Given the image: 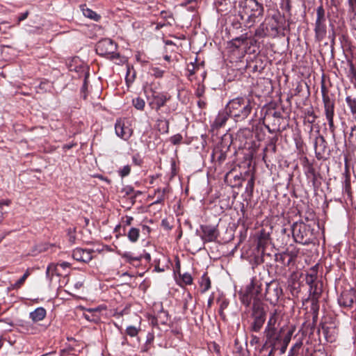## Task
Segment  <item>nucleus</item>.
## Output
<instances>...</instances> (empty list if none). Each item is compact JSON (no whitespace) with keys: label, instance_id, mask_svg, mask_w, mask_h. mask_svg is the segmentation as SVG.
I'll use <instances>...</instances> for the list:
<instances>
[{"label":"nucleus","instance_id":"37998d69","mask_svg":"<svg viewBox=\"0 0 356 356\" xmlns=\"http://www.w3.org/2000/svg\"><path fill=\"white\" fill-rule=\"evenodd\" d=\"M134 220V218L131 216H126L125 217H123L122 218V222L123 223V230L125 231V227L129 226L132 224V222Z\"/></svg>","mask_w":356,"mask_h":356},{"label":"nucleus","instance_id":"a878e982","mask_svg":"<svg viewBox=\"0 0 356 356\" xmlns=\"http://www.w3.org/2000/svg\"><path fill=\"white\" fill-rule=\"evenodd\" d=\"M127 236L131 243H136L139 238L140 230L138 228L131 227L127 232Z\"/></svg>","mask_w":356,"mask_h":356},{"label":"nucleus","instance_id":"b1692460","mask_svg":"<svg viewBox=\"0 0 356 356\" xmlns=\"http://www.w3.org/2000/svg\"><path fill=\"white\" fill-rule=\"evenodd\" d=\"M248 39V33H245L242 34L239 37H236L232 39L229 43L230 44L235 47L236 49H238L243 44H244Z\"/></svg>","mask_w":356,"mask_h":356},{"label":"nucleus","instance_id":"79ce46f5","mask_svg":"<svg viewBox=\"0 0 356 356\" xmlns=\"http://www.w3.org/2000/svg\"><path fill=\"white\" fill-rule=\"evenodd\" d=\"M183 140V137L181 134H175L174 136H172L170 139V141L173 144V145H179L181 143Z\"/></svg>","mask_w":356,"mask_h":356},{"label":"nucleus","instance_id":"cd10ccee","mask_svg":"<svg viewBox=\"0 0 356 356\" xmlns=\"http://www.w3.org/2000/svg\"><path fill=\"white\" fill-rule=\"evenodd\" d=\"M200 288H201V291L202 293L207 291L211 288V280H210L209 277L206 274H204L201 277Z\"/></svg>","mask_w":356,"mask_h":356},{"label":"nucleus","instance_id":"72a5a7b5","mask_svg":"<svg viewBox=\"0 0 356 356\" xmlns=\"http://www.w3.org/2000/svg\"><path fill=\"white\" fill-rule=\"evenodd\" d=\"M346 102L349 106L353 114H356V99L348 96L346 98Z\"/></svg>","mask_w":356,"mask_h":356},{"label":"nucleus","instance_id":"2f4dec72","mask_svg":"<svg viewBox=\"0 0 356 356\" xmlns=\"http://www.w3.org/2000/svg\"><path fill=\"white\" fill-rule=\"evenodd\" d=\"M83 13L84 16H86V17L93 19L95 21H98L100 18L99 15H98L95 12L89 8L83 9Z\"/></svg>","mask_w":356,"mask_h":356},{"label":"nucleus","instance_id":"338daca9","mask_svg":"<svg viewBox=\"0 0 356 356\" xmlns=\"http://www.w3.org/2000/svg\"><path fill=\"white\" fill-rule=\"evenodd\" d=\"M161 192H163V195L165 196V194L169 193V188L168 187L163 188L161 189Z\"/></svg>","mask_w":356,"mask_h":356},{"label":"nucleus","instance_id":"8fccbe9b","mask_svg":"<svg viewBox=\"0 0 356 356\" xmlns=\"http://www.w3.org/2000/svg\"><path fill=\"white\" fill-rule=\"evenodd\" d=\"M161 226L165 229V230H170L171 229V226L169 224V222L167 219H163L161 221Z\"/></svg>","mask_w":356,"mask_h":356},{"label":"nucleus","instance_id":"a211bd4d","mask_svg":"<svg viewBox=\"0 0 356 356\" xmlns=\"http://www.w3.org/2000/svg\"><path fill=\"white\" fill-rule=\"evenodd\" d=\"M264 333L266 334V339L268 341V343L270 344V346L276 348V346L277 345L278 342L281 341V335L280 333H278L276 331H264Z\"/></svg>","mask_w":356,"mask_h":356},{"label":"nucleus","instance_id":"393cba45","mask_svg":"<svg viewBox=\"0 0 356 356\" xmlns=\"http://www.w3.org/2000/svg\"><path fill=\"white\" fill-rule=\"evenodd\" d=\"M58 266L62 267L63 268H69L70 266V263L66 262V261L62 262L60 264H58L56 265L54 264H51L47 266V271H46L47 275L49 276L50 273H51V275H53L54 273L56 271Z\"/></svg>","mask_w":356,"mask_h":356},{"label":"nucleus","instance_id":"412c9836","mask_svg":"<svg viewBox=\"0 0 356 356\" xmlns=\"http://www.w3.org/2000/svg\"><path fill=\"white\" fill-rule=\"evenodd\" d=\"M318 274V266L316 265L311 268L306 275V283L307 284H313L316 282Z\"/></svg>","mask_w":356,"mask_h":356},{"label":"nucleus","instance_id":"20e7f679","mask_svg":"<svg viewBox=\"0 0 356 356\" xmlns=\"http://www.w3.org/2000/svg\"><path fill=\"white\" fill-rule=\"evenodd\" d=\"M251 317L253 321L250 330L252 332H258L262 328L266 318V313L261 301L256 300L252 304Z\"/></svg>","mask_w":356,"mask_h":356},{"label":"nucleus","instance_id":"423d86ee","mask_svg":"<svg viewBox=\"0 0 356 356\" xmlns=\"http://www.w3.org/2000/svg\"><path fill=\"white\" fill-rule=\"evenodd\" d=\"M325 11L322 5L316 8V19L315 22V38L317 41H322L326 36Z\"/></svg>","mask_w":356,"mask_h":356},{"label":"nucleus","instance_id":"a18cd8bd","mask_svg":"<svg viewBox=\"0 0 356 356\" xmlns=\"http://www.w3.org/2000/svg\"><path fill=\"white\" fill-rule=\"evenodd\" d=\"M254 187V177L252 175L251 178L248 180L246 189L250 190L251 192L253 191Z\"/></svg>","mask_w":356,"mask_h":356},{"label":"nucleus","instance_id":"de8ad7c7","mask_svg":"<svg viewBox=\"0 0 356 356\" xmlns=\"http://www.w3.org/2000/svg\"><path fill=\"white\" fill-rule=\"evenodd\" d=\"M307 114L309 115V118L307 120L308 122L310 124L314 123L316 119V116L314 111H308Z\"/></svg>","mask_w":356,"mask_h":356},{"label":"nucleus","instance_id":"bf43d9fd","mask_svg":"<svg viewBox=\"0 0 356 356\" xmlns=\"http://www.w3.org/2000/svg\"><path fill=\"white\" fill-rule=\"evenodd\" d=\"M300 346H301V343H296L293 348L291 349L290 350V353H291L294 350H296V348H300Z\"/></svg>","mask_w":356,"mask_h":356},{"label":"nucleus","instance_id":"aec40b11","mask_svg":"<svg viewBox=\"0 0 356 356\" xmlns=\"http://www.w3.org/2000/svg\"><path fill=\"white\" fill-rule=\"evenodd\" d=\"M156 129L161 134H167L169 131V121L163 118H160L156 120Z\"/></svg>","mask_w":356,"mask_h":356},{"label":"nucleus","instance_id":"6e6d98bb","mask_svg":"<svg viewBox=\"0 0 356 356\" xmlns=\"http://www.w3.org/2000/svg\"><path fill=\"white\" fill-rule=\"evenodd\" d=\"M345 188L346 191H349V190L350 189V181L348 177H346L345 180Z\"/></svg>","mask_w":356,"mask_h":356},{"label":"nucleus","instance_id":"49530a36","mask_svg":"<svg viewBox=\"0 0 356 356\" xmlns=\"http://www.w3.org/2000/svg\"><path fill=\"white\" fill-rule=\"evenodd\" d=\"M182 280L186 284H191L193 282V278L189 273H185L182 276Z\"/></svg>","mask_w":356,"mask_h":356},{"label":"nucleus","instance_id":"f257e3e1","mask_svg":"<svg viewBox=\"0 0 356 356\" xmlns=\"http://www.w3.org/2000/svg\"><path fill=\"white\" fill-rule=\"evenodd\" d=\"M264 11L263 4L257 0H245L240 5L239 16L244 25L250 28L263 16Z\"/></svg>","mask_w":356,"mask_h":356},{"label":"nucleus","instance_id":"680f3d73","mask_svg":"<svg viewBox=\"0 0 356 356\" xmlns=\"http://www.w3.org/2000/svg\"><path fill=\"white\" fill-rule=\"evenodd\" d=\"M143 229L144 231H146L147 232H150V230H151L150 227L149 226H147V225H143Z\"/></svg>","mask_w":356,"mask_h":356},{"label":"nucleus","instance_id":"c756f323","mask_svg":"<svg viewBox=\"0 0 356 356\" xmlns=\"http://www.w3.org/2000/svg\"><path fill=\"white\" fill-rule=\"evenodd\" d=\"M292 332H289L284 337L282 340V346L281 348L280 349V354H284L287 348V346L291 341V339Z\"/></svg>","mask_w":356,"mask_h":356},{"label":"nucleus","instance_id":"7c9ffc66","mask_svg":"<svg viewBox=\"0 0 356 356\" xmlns=\"http://www.w3.org/2000/svg\"><path fill=\"white\" fill-rule=\"evenodd\" d=\"M348 142L350 146L356 147V126L351 128L350 133L348 138Z\"/></svg>","mask_w":356,"mask_h":356},{"label":"nucleus","instance_id":"7ed1b4c3","mask_svg":"<svg viewBox=\"0 0 356 356\" xmlns=\"http://www.w3.org/2000/svg\"><path fill=\"white\" fill-rule=\"evenodd\" d=\"M262 283L260 280L252 278L250 284H248L243 291L240 293V300L241 302L245 305L249 306L253 300H256L261 301V298L263 296L261 293Z\"/></svg>","mask_w":356,"mask_h":356},{"label":"nucleus","instance_id":"5fc2aeb1","mask_svg":"<svg viewBox=\"0 0 356 356\" xmlns=\"http://www.w3.org/2000/svg\"><path fill=\"white\" fill-rule=\"evenodd\" d=\"M11 203V201L8 199L0 200V208H1L3 205L9 206Z\"/></svg>","mask_w":356,"mask_h":356},{"label":"nucleus","instance_id":"39448f33","mask_svg":"<svg viewBox=\"0 0 356 356\" xmlns=\"http://www.w3.org/2000/svg\"><path fill=\"white\" fill-rule=\"evenodd\" d=\"M322 96L325 118L328 122L330 132L334 134L336 129L334 124L335 101L329 97L324 88H322Z\"/></svg>","mask_w":356,"mask_h":356},{"label":"nucleus","instance_id":"c85d7f7f","mask_svg":"<svg viewBox=\"0 0 356 356\" xmlns=\"http://www.w3.org/2000/svg\"><path fill=\"white\" fill-rule=\"evenodd\" d=\"M268 34V27L265 26L264 24H260L255 31V35L259 38H264Z\"/></svg>","mask_w":356,"mask_h":356},{"label":"nucleus","instance_id":"f8f14e48","mask_svg":"<svg viewBox=\"0 0 356 356\" xmlns=\"http://www.w3.org/2000/svg\"><path fill=\"white\" fill-rule=\"evenodd\" d=\"M92 253L91 250L76 248L73 250L72 257L78 261L88 263L92 259Z\"/></svg>","mask_w":356,"mask_h":356},{"label":"nucleus","instance_id":"4be33fe9","mask_svg":"<svg viewBox=\"0 0 356 356\" xmlns=\"http://www.w3.org/2000/svg\"><path fill=\"white\" fill-rule=\"evenodd\" d=\"M119 255L125 260L126 262L134 265L135 261L140 262L142 259V256L134 257L129 252H118Z\"/></svg>","mask_w":356,"mask_h":356},{"label":"nucleus","instance_id":"13d9d810","mask_svg":"<svg viewBox=\"0 0 356 356\" xmlns=\"http://www.w3.org/2000/svg\"><path fill=\"white\" fill-rule=\"evenodd\" d=\"M197 104H198L199 107L201 108H204L206 106V103L202 100H199L197 102Z\"/></svg>","mask_w":356,"mask_h":356},{"label":"nucleus","instance_id":"f704fd0d","mask_svg":"<svg viewBox=\"0 0 356 356\" xmlns=\"http://www.w3.org/2000/svg\"><path fill=\"white\" fill-rule=\"evenodd\" d=\"M165 70L159 67H152L149 69V73L156 78H161L163 76Z\"/></svg>","mask_w":356,"mask_h":356},{"label":"nucleus","instance_id":"c03bdc74","mask_svg":"<svg viewBox=\"0 0 356 356\" xmlns=\"http://www.w3.org/2000/svg\"><path fill=\"white\" fill-rule=\"evenodd\" d=\"M350 81L354 84L355 88H356V71L355 70L353 66H351L350 70Z\"/></svg>","mask_w":356,"mask_h":356},{"label":"nucleus","instance_id":"4d7b16f0","mask_svg":"<svg viewBox=\"0 0 356 356\" xmlns=\"http://www.w3.org/2000/svg\"><path fill=\"white\" fill-rule=\"evenodd\" d=\"M204 89L202 88H198L196 92V95L197 97H201L204 93Z\"/></svg>","mask_w":356,"mask_h":356},{"label":"nucleus","instance_id":"c9c22d12","mask_svg":"<svg viewBox=\"0 0 356 356\" xmlns=\"http://www.w3.org/2000/svg\"><path fill=\"white\" fill-rule=\"evenodd\" d=\"M134 106L140 111H143L144 109L145 102V101L140 98V97H136L133 99L132 101Z\"/></svg>","mask_w":356,"mask_h":356},{"label":"nucleus","instance_id":"5701e85b","mask_svg":"<svg viewBox=\"0 0 356 356\" xmlns=\"http://www.w3.org/2000/svg\"><path fill=\"white\" fill-rule=\"evenodd\" d=\"M229 111L225 109V111L220 112L216 117L214 124L217 128L222 127L227 122L228 119Z\"/></svg>","mask_w":356,"mask_h":356},{"label":"nucleus","instance_id":"dca6fc26","mask_svg":"<svg viewBox=\"0 0 356 356\" xmlns=\"http://www.w3.org/2000/svg\"><path fill=\"white\" fill-rule=\"evenodd\" d=\"M315 152L317 158H321L326 152L327 147L325 139L322 136H318L315 139L314 143Z\"/></svg>","mask_w":356,"mask_h":356},{"label":"nucleus","instance_id":"0eeeda50","mask_svg":"<svg viewBox=\"0 0 356 356\" xmlns=\"http://www.w3.org/2000/svg\"><path fill=\"white\" fill-rule=\"evenodd\" d=\"M95 50L101 56L114 58L116 54L117 44L111 39L105 38L97 43Z\"/></svg>","mask_w":356,"mask_h":356},{"label":"nucleus","instance_id":"a19ab883","mask_svg":"<svg viewBox=\"0 0 356 356\" xmlns=\"http://www.w3.org/2000/svg\"><path fill=\"white\" fill-rule=\"evenodd\" d=\"M131 172V166L129 165H124L122 169L118 171L119 175L121 177H124L129 175Z\"/></svg>","mask_w":356,"mask_h":356},{"label":"nucleus","instance_id":"e433bc0d","mask_svg":"<svg viewBox=\"0 0 356 356\" xmlns=\"http://www.w3.org/2000/svg\"><path fill=\"white\" fill-rule=\"evenodd\" d=\"M154 197H156V200L154 202V204H161L163 202L165 196L163 195V192H161V188H158L154 192Z\"/></svg>","mask_w":356,"mask_h":356},{"label":"nucleus","instance_id":"2eb2a0df","mask_svg":"<svg viewBox=\"0 0 356 356\" xmlns=\"http://www.w3.org/2000/svg\"><path fill=\"white\" fill-rule=\"evenodd\" d=\"M281 316V312L278 309H275L270 313V318L268 321L267 325L264 331H276L277 324Z\"/></svg>","mask_w":356,"mask_h":356},{"label":"nucleus","instance_id":"e2e57ef3","mask_svg":"<svg viewBox=\"0 0 356 356\" xmlns=\"http://www.w3.org/2000/svg\"><path fill=\"white\" fill-rule=\"evenodd\" d=\"M353 170L355 176L356 177V159L355 160L353 165Z\"/></svg>","mask_w":356,"mask_h":356},{"label":"nucleus","instance_id":"ddd939ff","mask_svg":"<svg viewBox=\"0 0 356 356\" xmlns=\"http://www.w3.org/2000/svg\"><path fill=\"white\" fill-rule=\"evenodd\" d=\"M282 17L280 15H274L270 19L267 23V27H268V33L273 35H277L282 26Z\"/></svg>","mask_w":356,"mask_h":356},{"label":"nucleus","instance_id":"f03ea898","mask_svg":"<svg viewBox=\"0 0 356 356\" xmlns=\"http://www.w3.org/2000/svg\"><path fill=\"white\" fill-rule=\"evenodd\" d=\"M225 109L229 111V116L236 121L244 120L252 109L251 99L248 97L233 99L227 103Z\"/></svg>","mask_w":356,"mask_h":356},{"label":"nucleus","instance_id":"1a4fd4ad","mask_svg":"<svg viewBox=\"0 0 356 356\" xmlns=\"http://www.w3.org/2000/svg\"><path fill=\"white\" fill-rule=\"evenodd\" d=\"M309 229L303 223H294L292 227V234L296 243L307 244L310 241L308 236Z\"/></svg>","mask_w":356,"mask_h":356},{"label":"nucleus","instance_id":"4c0bfd02","mask_svg":"<svg viewBox=\"0 0 356 356\" xmlns=\"http://www.w3.org/2000/svg\"><path fill=\"white\" fill-rule=\"evenodd\" d=\"M318 298H312L311 309L312 310V312H313V313L314 314V318L317 317L318 312V310H319V305H318Z\"/></svg>","mask_w":356,"mask_h":356},{"label":"nucleus","instance_id":"9d476101","mask_svg":"<svg viewBox=\"0 0 356 356\" xmlns=\"http://www.w3.org/2000/svg\"><path fill=\"white\" fill-rule=\"evenodd\" d=\"M115 130L117 136L122 139L128 140L133 134V130L129 127V123L124 119H119L115 124Z\"/></svg>","mask_w":356,"mask_h":356},{"label":"nucleus","instance_id":"864d4df0","mask_svg":"<svg viewBox=\"0 0 356 356\" xmlns=\"http://www.w3.org/2000/svg\"><path fill=\"white\" fill-rule=\"evenodd\" d=\"M251 337H252V339L250 341V343L251 345H254V344L258 343L259 342V339L257 337H256L254 335H252Z\"/></svg>","mask_w":356,"mask_h":356},{"label":"nucleus","instance_id":"473e14b6","mask_svg":"<svg viewBox=\"0 0 356 356\" xmlns=\"http://www.w3.org/2000/svg\"><path fill=\"white\" fill-rule=\"evenodd\" d=\"M308 285L309 286V292L312 295V298H318L321 295V290L318 287V283L315 282V284Z\"/></svg>","mask_w":356,"mask_h":356},{"label":"nucleus","instance_id":"9b49d317","mask_svg":"<svg viewBox=\"0 0 356 356\" xmlns=\"http://www.w3.org/2000/svg\"><path fill=\"white\" fill-rule=\"evenodd\" d=\"M170 99V95L164 93H156L152 95V99L149 102V105L152 109L159 111Z\"/></svg>","mask_w":356,"mask_h":356},{"label":"nucleus","instance_id":"603ef678","mask_svg":"<svg viewBox=\"0 0 356 356\" xmlns=\"http://www.w3.org/2000/svg\"><path fill=\"white\" fill-rule=\"evenodd\" d=\"M28 15H29V12H28V11H26L25 13H22V14L19 16V17H18V24H19L20 22H22V21H23V20L26 19L27 18Z\"/></svg>","mask_w":356,"mask_h":356},{"label":"nucleus","instance_id":"0e129e2a","mask_svg":"<svg viewBox=\"0 0 356 356\" xmlns=\"http://www.w3.org/2000/svg\"><path fill=\"white\" fill-rule=\"evenodd\" d=\"M276 348H274L272 347V349L270 350V351L268 353V356H274L275 355V350Z\"/></svg>","mask_w":356,"mask_h":356},{"label":"nucleus","instance_id":"09e8293b","mask_svg":"<svg viewBox=\"0 0 356 356\" xmlns=\"http://www.w3.org/2000/svg\"><path fill=\"white\" fill-rule=\"evenodd\" d=\"M349 10L355 12L356 10V0H348Z\"/></svg>","mask_w":356,"mask_h":356},{"label":"nucleus","instance_id":"774afa93","mask_svg":"<svg viewBox=\"0 0 356 356\" xmlns=\"http://www.w3.org/2000/svg\"><path fill=\"white\" fill-rule=\"evenodd\" d=\"M280 115H281L280 113H279V112H274V113H273V116L275 118H280Z\"/></svg>","mask_w":356,"mask_h":356},{"label":"nucleus","instance_id":"6e6552de","mask_svg":"<svg viewBox=\"0 0 356 356\" xmlns=\"http://www.w3.org/2000/svg\"><path fill=\"white\" fill-rule=\"evenodd\" d=\"M282 294V289L277 282L272 281L266 284L264 297L271 304H276Z\"/></svg>","mask_w":356,"mask_h":356},{"label":"nucleus","instance_id":"4468645a","mask_svg":"<svg viewBox=\"0 0 356 356\" xmlns=\"http://www.w3.org/2000/svg\"><path fill=\"white\" fill-rule=\"evenodd\" d=\"M201 229L203 233L202 239L206 242L214 241L218 236V231L215 226L202 225Z\"/></svg>","mask_w":356,"mask_h":356},{"label":"nucleus","instance_id":"052dcab7","mask_svg":"<svg viewBox=\"0 0 356 356\" xmlns=\"http://www.w3.org/2000/svg\"><path fill=\"white\" fill-rule=\"evenodd\" d=\"M266 129H268V132L270 134L275 133L277 129H271L268 125H266Z\"/></svg>","mask_w":356,"mask_h":356},{"label":"nucleus","instance_id":"6ab92c4d","mask_svg":"<svg viewBox=\"0 0 356 356\" xmlns=\"http://www.w3.org/2000/svg\"><path fill=\"white\" fill-rule=\"evenodd\" d=\"M46 316V310L43 307H38L30 313V318L33 322L40 321Z\"/></svg>","mask_w":356,"mask_h":356},{"label":"nucleus","instance_id":"bb28decb","mask_svg":"<svg viewBox=\"0 0 356 356\" xmlns=\"http://www.w3.org/2000/svg\"><path fill=\"white\" fill-rule=\"evenodd\" d=\"M30 269L28 268L23 276L18 280L15 284H12L10 286V289H19L25 282L26 280L28 278V277L30 275Z\"/></svg>","mask_w":356,"mask_h":356},{"label":"nucleus","instance_id":"3c124183","mask_svg":"<svg viewBox=\"0 0 356 356\" xmlns=\"http://www.w3.org/2000/svg\"><path fill=\"white\" fill-rule=\"evenodd\" d=\"M229 305V302L226 300H223L221 301L220 304V310H225Z\"/></svg>","mask_w":356,"mask_h":356},{"label":"nucleus","instance_id":"f3484780","mask_svg":"<svg viewBox=\"0 0 356 356\" xmlns=\"http://www.w3.org/2000/svg\"><path fill=\"white\" fill-rule=\"evenodd\" d=\"M321 330L327 341L332 343L335 341L337 333L334 326L322 324Z\"/></svg>","mask_w":356,"mask_h":356},{"label":"nucleus","instance_id":"69168bd1","mask_svg":"<svg viewBox=\"0 0 356 356\" xmlns=\"http://www.w3.org/2000/svg\"><path fill=\"white\" fill-rule=\"evenodd\" d=\"M213 297H211L209 300H208V307H210L213 303Z\"/></svg>","mask_w":356,"mask_h":356},{"label":"nucleus","instance_id":"ea45409f","mask_svg":"<svg viewBox=\"0 0 356 356\" xmlns=\"http://www.w3.org/2000/svg\"><path fill=\"white\" fill-rule=\"evenodd\" d=\"M75 232H76V228H74V227L69 228L67 229V235H68V238H69V241L72 244L74 243L75 241H76Z\"/></svg>","mask_w":356,"mask_h":356},{"label":"nucleus","instance_id":"58836bf2","mask_svg":"<svg viewBox=\"0 0 356 356\" xmlns=\"http://www.w3.org/2000/svg\"><path fill=\"white\" fill-rule=\"evenodd\" d=\"M138 332L139 329L132 325L128 326L126 329L127 334L131 337H136L138 334Z\"/></svg>","mask_w":356,"mask_h":356}]
</instances>
